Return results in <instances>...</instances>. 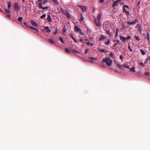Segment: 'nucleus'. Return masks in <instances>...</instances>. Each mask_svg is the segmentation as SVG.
Here are the masks:
<instances>
[{
    "label": "nucleus",
    "mask_w": 150,
    "mask_h": 150,
    "mask_svg": "<svg viewBox=\"0 0 150 150\" xmlns=\"http://www.w3.org/2000/svg\"><path fill=\"white\" fill-rule=\"evenodd\" d=\"M103 61L109 66H111L112 64V60H110L108 57H107L103 59Z\"/></svg>",
    "instance_id": "obj_1"
},
{
    "label": "nucleus",
    "mask_w": 150,
    "mask_h": 150,
    "mask_svg": "<svg viewBox=\"0 0 150 150\" xmlns=\"http://www.w3.org/2000/svg\"><path fill=\"white\" fill-rule=\"evenodd\" d=\"M123 12L124 13L126 12V14L127 15H129V6H128L127 5H124L123 7Z\"/></svg>",
    "instance_id": "obj_2"
},
{
    "label": "nucleus",
    "mask_w": 150,
    "mask_h": 150,
    "mask_svg": "<svg viewBox=\"0 0 150 150\" xmlns=\"http://www.w3.org/2000/svg\"><path fill=\"white\" fill-rule=\"evenodd\" d=\"M77 6L80 8L83 12H86L87 11V8L86 6L81 5H77Z\"/></svg>",
    "instance_id": "obj_3"
},
{
    "label": "nucleus",
    "mask_w": 150,
    "mask_h": 150,
    "mask_svg": "<svg viewBox=\"0 0 150 150\" xmlns=\"http://www.w3.org/2000/svg\"><path fill=\"white\" fill-rule=\"evenodd\" d=\"M64 14L68 18H71V15L70 14L69 12L66 10H65V11H64Z\"/></svg>",
    "instance_id": "obj_4"
},
{
    "label": "nucleus",
    "mask_w": 150,
    "mask_h": 150,
    "mask_svg": "<svg viewBox=\"0 0 150 150\" xmlns=\"http://www.w3.org/2000/svg\"><path fill=\"white\" fill-rule=\"evenodd\" d=\"M49 42L50 43L53 44L55 42V40L53 39L52 38L49 37L48 38Z\"/></svg>",
    "instance_id": "obj_5"
},
{
    "label": "nucleus",
    "mask_w": 150,
    "mask_h": 150,
    "mask_svg": "<svg viewBox=\"0 0 150 150\" xmlns=\"http://www.w3.org/2000/svg\"><path fill=\"white\" fill-rule=\"evenodd\" d=\"M43 31L47 33H49L51 31L50 30L48 26L45 27Z\"/></svg>",
    "instance_id": "obj_6"
},
{
    "label": "nucleus",
    "mask_w": 150,
    "mask_h": 150,
    "mask_svg": "<svg viewBox=\"0 0 150 150\" xmlns=\"http://www.w3.org/2000/svg\"><path fill=\"white\" fill-rule=\"evenodd\" d=\"M120 0H117L115 1H114L112 5L114 7H115L116 6H117L118 4L119 3H120Z\"/></svg>",
    "instance_id": "obj_7"
},
{
    "label": "nucleus",
    "mask_w": 150,
    "mask_h": 150,
    "mask_svg": "<svg viewBox=\"0 0 150 150\" xmlns=\"http://www.w3.org/2000/svg\"><path fill=\"white\" fill-rule=\"evenodd\" d=\"M75 29L76 31L78 32L81 33V29L77 26L75 25Z\"/></svg>",
    "instance_id": "obj_8"
},
{
    "label": "nucleus",
    "mask_w": 150,
    "mask_h": 150,
    "mask_svg": "<svg viewBox=\"0 0 150 150\" xmlns=\"http://www.w3.org/2000/svg\"><path fill=\"white\" fill-rule=\"evenodd\" d=\"M120 40H121L122 41L125 42H126L127 40L126 38L125 37L122 36H120Z\"/></svg>",
    "instance_id": "obj_9"
},
{
    "label": "nucleus",
    "mask_w": 150,
    "mask_h": 150,
    "mask_svg": "<svg viewBox=\"0 0 150 150\" xmlns=\"http://www.w3.org/2000/svg\"><path fill=\"white\" fill-rule=\"evenodd\" d=\"M136 22L135 21H132V22L128 21L127 22V24L130 25H132L136 23Z\"/></svg>",
    "instance_id": "obj_10"
},
{
    "label": "nucleus",
    "mask_w": 150,
    "mask_h": 150,
    "mask_svg": "<svg viewBox=\"0 0 150 150\" xmlns=\"http://www.w3.org/2000/svg\"><path fill=\"white\" fill-rule=\"evenodd\" d=\"M81 18L80 19V21L81 23H83V20L84 18L83 16L82 13H81Z\"/></svg>",
    "instance_id": "obj_11"
},
{
    "label": "nucleus",
    "mask_w": 150,
    "mask_h": 150,
    "mask_svg": "<svg viewBox=\"0 0 150 150\" xmlns=\"http://www.w3.org/2000/svg\"><path fill=\"white\" fill-rule=\"evenodd\" d=\"M14 7L16 11L19 9V7L18 6V4L17 3H15L14 4Z\"/></svg>",
    "instance_id": "obj_12"
},
{
    "label": "nucleus",
    "mask_w": 150,
    "mask_h": 150,
    "mask_svg": "<svg viewBox=\"0 0 150 150\" xmlns=\"http://www.w3.org/2000/svg\"><path fill=\"white\" fill-rule=\"evenodd\" d=\"M48 22H51L52 21V18L51 16L50 15L47 16V18Z\"/></svg>",
    "instance_id": "obj_13"
},
{
    "label": "nucleus",
    "mask_w": 150,
    "mask_h": 150,
    "mask_svg": "<svg viewBox=\"0 0 150 150\" xmlns=\"http://www.w3.org/2000/svg\"><path fill=\"white\" fill-rule=\"evenodd\" d=\"M30 23L32 25L35 26H37V25L35 22L34 21L31 20L30 21Z\"/></svg>",
    "instance_id": "obj_14"
},
{
    "label": "nucleus",
    "mask_w": 150,
    "mask_h": 150,
    "mask_svg": "<svg viewBox=\"0 0 150 150\" xmlns=\"http://www.w3.org/2000/svg\"><path fill=\"white\" fill-rule=\"evenodd\" d=\"M115 42L114 44V46H116L119 45V41L118 40H116L114 41Z\"/></svg>",
    "instance_id": "obj_15"
},
{
    "label": "nucleus",
    "mask_w": 150,
    "mask_h": 150,
    "mask_svg": "<svg viewBox=\"0 0 150 150\" xmlns=\"http://www.w3.org/2000/svg\"><path fill=\"white\" fill-rule=\"evenodd\" d=\"M88 61L91 62H92L93 60H95L96 59L93 57H89Z\"/></svg>",
    "instance_id": "obj_16"
},
{
    "label": "nucleus",
    "mask_w": 150,
    "mask_h": 150,
    "mask_svg": "<svg viewBox=\"0 0 150 150\" xmlns=\"http://www.w3.org/2000/svg\"><path fill=\"white\" fill-rule=\"evenodd\" d=\"M144 37L145 39H146L147 37L148 39H149V33H148L147 34H144Z\"/></svg>",
    "instance_id": "obj_17"
},
{
    "label": "nucleus",
    "mask_w": 150,
    "mask_h": 150,
    "mask_svg": "<svg viewBox=\"0 0 150 150\" xmlns=\"http://www.w3.org/2000/svg\"><path fill=\"white\" fill-rule=\"evenodd\" d=\"M95 22L96 25L98 27H99L100 25V23L99 21L98 20V21H95Z\"/></svg>",
    "instance_id": "obj_18"
},
{
    "label": "nucleus",
    "mask_w": 150,
    "mask_h": 150,
    "mask_svg": "<svg viewBox=\"0 0 150 150\" xmlns=\"http://www.w3.org/2000/svg\"><path fill=\"white\" fill-rule=\"evenodd\" d=\"M105 38V37L103 35H102L100 36L99 40H102L104 39Z\"/></svg>",
    "instance_id": "obj_19"
},
{
    "label": "nucleus",
    "mask_w": 150,
    "mask_h": 150,
    "mask_svg": "<svg viewBox=\"0 0 150 150\" xmlns=\"http://www.w3.org/2000/svg\"><path fill=\"white\" fill-rule=\"evenodd\" d=\"M120 67V68H121L122 67H124L125 68L126 67H127V66L125 64H123L122 65L120 66V65H118Z\"/></svg>",
    "instance_id": "obj_20"
},
{
    "label": "nucleus",
    "mask_w": 150,
    "mask_h": 150,
    "mask_svg": "<svg viewBox=\"0 0 150 150\" xmlns=\"http://www.w3.org/2000/svg\"><path fill=\"white\" fill-rule=\"evenodd\" d=\"M42 4H41V3H39V6H38V8H40L43 9L44 8V6L42 5Z\"/></svg>",
    "instance_id": "obj_21"
},
{
    "label": "nucleus",
    "mask_w": 150,
    "mask_h": 150,
    "mask_svg": "<svg viewBox=\"0 0 150 150\" xmlns=\"http://www.w3.org/2000/svg\"><path fill=\"white\" fill-rule=\"evenodd\" d=\"M65 50H66V52H67L70 53L71 51H70V48L69 49L68 48H66L65 49Z\"/></svg>",
    "instance_id": "obj_22"
},
{
    "label": "nucleus",
    "mask_w": 150,
    "mask_h": 150,
    "mask_svg": "<svg viewBox=\"0 0 150 150\" xmlns=\"http://www.w3.org/2000/svg\"><path fill=\"white\" fill-rule=\"evenodd\" d=\"M110 55L112 58H115V55L114 53L111 52L110 54Z\"/></svg>",
    "instance_id": "obj_23"
},
{
    "label": "nucleus",
    "mask_w": 150,
    "mask_h": 150,
    "mask_svg": "<svg viewBox=\"0 0 150 150\" xmlns=\"http://www.w3.org/2000/svg\"><path fill=\"white\" fill-rule=\"evenodd\" d=\"M140 51L141 52L142 54L143 55H144L146 54L145 52L143 50L141 49L140 50Z\"/></svg>",
    "instance_id": "obj_24"
},
{
    "label": "nucleus",
    "mask_w": 150,
    "mask_h": 150,
    "mask_svg": "<svg viewBox=\"0 0 150 150\" xmlns=\"http://www.w3.org/2000/svg\"><path fill=\"white\" fill-rule=\"evenodd\" d=\"M52 1H53L57 5H59V3L57 0H52Z\"/></svg>",
    "instance_id": "obj_25"
},
{
    "label": "nucleus",
    "mask_w": 150,
    "mask_h": 150,
    "mask_svg": "<svg viewBox=\"0 0 150 150\" xmlns=\"http://www.w3.org/2000/svg\"><path fill=\"white\" fill-rule=\"evenodd\" d=\"M11 2H8V8L9 9H10V8H11Z\"/></svg>",
    "instance_id": "obj_26"
},
{
    "label": "nucleus",
    "mask_w": 150,
    "mask_h": 150,
    "mask_svg": "<svg viewBox=\"0 0 150 150\" xmlns=\"http://www.w3.org/2000/svg\"><path fill=\"white\" fill-rule=\"evenodd\" d=\"M84 42L85 43L87 44L88 45L90 44V43L88 42V40L87 39H85Z\"/></svg>",
    "instance_id": "obj_27"
},
{
    "label": "nucleus",
    "mask_w": 150,
    "mask_h": 150,
    "mask_svg": "<svg viewBox=\"0 0 150 150\" xmlns=\"http://www.w3.org/2000/svg\"><path fill=\"white\" fill-rule=\"evenodd\" d=\"M46 16V14H43L42 16H40V18L43 19L44 18H45Z\"/></svg>",
    "instance_id": "obj_28"
},
{
    "label": "nucleus",
    "mask_w": 150,
    "mask_h": 150,
    "mask_svg": "<svg viewBox=\"0 0 150 150\" xmlns=\"http://www.w3.org/2000/svg\"><path fill=\"white\" fill-rule=\"evenodd\" d=\"M130 70L132 71H135V68L134 67H132L130 69Z\"/></svg>",
    "instance_id": "obj_29"
},
{
    "label": "nucleus",
    "mask_w": 150,
    "mask_h": 150,
    "mask_svg": "<svg viewBox=\"0 0 150 150\" xmlns=\"http://www.w3.org/2000/svg\"><path fill=\"white\" fill-rule=\"evenodd\" d=\"M109 43H110V40H108L107 41H106L105 42V44L106 45H108L109 44Z\"/></svg>",
    "instance_id": "obj_30"
},
{
    "label": "nucleus",
    "mask_w": 150,
    "mask_h": 150,
    "mask_svg": "<svg viewBox=\"0 0 150 150\" xmlns=\"http://www.w3.org/2000/svg\"><path fill=\"white\" fill-rule=\"evenodd\" d=\"M131 37L129 36H127V38H126L127 40H128L131 39Z\"/></svg>",
    "instance_id": "obj_31"
},
{
    "label": "nucleus",
    "mask_w": 150,
    "mask_h": 150,
    "mask_svg": "<svg viewBox=\"0 0 150 150\" xmlns=\"http://www.w3.org/2000/svg\"><path fill=\"white\" fill-rule=\"evenodd\" d=\"M23 18L22 17H20L18 18V20L20 21H21L23 20Z\"/></svg>",
    "instance_id": "obj_32"
},
{
    "label": "nucleus",
    "mask_w": 150,
    "mask_h": 150,
    "mask_svg": "<svg viewBox=\"0 0 150 150\" xmlns=\"http://www.w3.org/2000/svg\"><path fill=\"white\" fill-rule=\"evenodd\" d=\"M134 37L137 40L139 41L140 40V38L138 36H135Z\"/></svg>",
    "instance_id": "obj_33"
},
{
    "label": "nucleus",
    "mask_w": 150,
    "mask_h": 150,
    "mask_svg": "<svg viewBox=\"0 0 150 150\" xmlns=\"http://www.w3.org/2000/svg\"><path fill=\"white\" fill-rule=\"evenodd\" d=\"M59 39L60 41L62 43H64V41L63 40L61 37H59Z\"/></svg>",
    "instance_id": "obj_34"
},
{
    "label": "nucleus",
    "mask_w": 150,
    "mask_h": 150,
    "mask_svg": "<svg viewBox=\"0 0 150 150\" xmlns=\"http://www.w3.org/2000/svg\"><path fill=\"white\" fill-rule=\"evenodd\" d=\"M99 50L100 51L102 52H105V51L104 49H99Z\"/></svg>",
    "instance_id": "obj_35"
},
{
    "label": "nucleus",
    "mask_w": 150,
    "mask_h": 150,
    "mask_svg": "<svg viewBox=\"0 0 150 150\" xmlns=\"http://www.w3.org/2000/svg\"><path fill=\"white\" fill-rule=\"evenodd\" d=\"M101 16L100 14H99L97 17V19L99 21V19L100 18Z\"/></svg>",
    "instance_id": "obj_36"
},
{
    "label": "nucleus",
    "mask_w": 150,
    "mask_h": 150,
    "mask_svg": "<svg viewBox=\"0 0 150 150\" xmlns=\"http://www.w3.org/2000/svg\"><path fill=\"white\" fill-rule=\"evenodd\" d=\"M6 17L10 18H11V15L10 14H8L6 15Z\"/></svg>",
    "instance_id": "obj_37"
},
{
    "label": "nucleus",
    "mask_w": 150,
    "mask_h": 150,
    "mask_svg": "<svg viewBox=\"0 0 150 150\" xmlns=\"http://www.w3.org/2000/svg\"><path fill=\"white\" fill-rule=\"evenodd\" d=\"M49 8V7L48 6L44 7L43 10H47Z\"/></svg>",
    "instance_id": "obj_38"
},
{
    "label": "nucleus",
    "mask_w": 150,
    "mask_h": 150,
    "mask_svg": "<svg viewBox=\"0 0 150 150\" xmlns=\"http://www.w3.org/2000/svg\"><path fill=\"white\" fill-rule=\"evenodd\" d=\"M5 10L6 12L9 13H10V11L9 10L6 9Z\"/></svg>",
    "instance_id": "obj_39"
},
{
    "label": "nucleus",
    "mask_w": 150,
    "mask_h": 150,
    "mask_svg": "<svg viewBox=\"0 0 150 150\" xmlns=\"http://www.w3.org/2000/svg\"><path fill=\"white\" fill-rule=\"evenodd\" d=\"M33 29L34 30H35L36 31H37L39 33L40 32L38 30V29H37V28H33Z\"/></svg>",
    "instance_id": "obj_40"
},
{
    "label": "nucleus",
    "mask_w": 150,
    "mask_h": 150,
    "mask_svg": "<svg viewBox=\"0 0 150 150\" xmlns=\"http://www.w3.org/2000/svg\"><path fill=\"white\" fill-rule=\"evenodd\" d=\"M72 51L74 52H77L78 53H79V51H78L77 50H75V49H74V50H72Z\"/></svg>",
    "instance_id": "obj_41"
},
{
    "label": "nucleus",
    "mask_w": 150,
    "mask_h": 150,
    "mask_svg": "<svg viewBox=\"0 0 150 150\" xmlns=\"http://www.w3.org/2000/svg\"><path fill=\"white\" fill-rule=\"evenodd\" d=\"M120 59L121 60H122L123 59V57L122 55H121L120 56Z\"/></svg>",
    "instance_id": "obj_42"
},
{
    "label": "nucleus",
    "mask_w": 150,
    "mask_h": 150,
    "mask_svg": "<svg viewBox=\"0 0 150 150\" xmlns=\"http://www.w3.org/2000/svg\"><path fill=\"white\" fill-rule=\"evenodd\" d=\"M128 47V48L129 49L130 51H131V52H132L133 50L130 47V46H129Z\"/></svg>",
    "instance_id": "obj_43"
},
{
    "label": "nucleus",
    "mask_w": 150,
    "mask_h": 150,
    "mask_svg": "<svg viewBox=\"0 0 150 150\" xmlns=\"http://www.w3.org/2000/svg\"><path fill=\"white\" fill-rule=\"evenodd\" d=\"M60 11H61V12H62L63 13V14H64V11H65V10H64H64H63V8H61L60 9Z\"/></svg>",
    "instance_id": "obj_44"
},
{
    "label": "nucleus",
    "mask_w": 150,
    "mask_h": 150,
    "mask_svg": "<svg viewBox=\"0 0 150 150\" xmlns=\"http://www.w3.org/2000/svg\"><path fill=\"white\" fill-rule=\"evenodd\" d=\"M47 0H45L43 1V4H46L47 2Z\"/></svg>",
    "instance_id": "obj_45"
},
{
    "label": "nucleus",
    "mask_w": 150,
    "mask_h": 150,
    "mask_svg": "<svg viewBox=\"0 0 150 150\" xmlns=\"http://www.w3.org/2000/svg\"><path fill=\"white\" fill-rule=\"evenodd\" d=\"M144 74L146 75H148L149 74V73L148 72H146Z\"/></svg>",
    "instance_id": "obj_46"
},
{
    "label": "nucleus",
    "mask_w": 150,
    "mask_h": 150,
    "mask_svg": "<svg viewBox=\"0 0 150 150\" xmlns=\"http://www.w3.org/2000/svg\"><path fill=\"white\" fill-rule=\"evenodd\" d=\"M119 31V29L118 28H117L116 30V35H117L118 34V32Z\"/></svg>",
    "instance_id": "obj_47"
},
{
    "label": "nucleus",
    "mask_w": 150,
    "mask_h": 150,
    "mask_svg": "<svg viewBox=\"0 0 150 150\" xmlns=\"http://www.w3.org/2000/svg\"><path fill=\"white\" fill-rule=\"evenodd\" d=\"M105 1V0H100V3H103Z\"/></svg>",
    "instance_id": "obj_48"
},
{
    "label": "nucleus",
    "mask_w": 150,
    "mask_h": 150,
    "mask_svg": "<svg viewBox=\"0 0 150 150\" xmlns=\"http://www.w3.org/2000/svg\"><path fill=\"white\" fill-rule=\"evenodd\" d=\"M107 32L108 34L111 35V33L110 32L109 30H107Z\"/></svg>",
    "instance_id": "obj_49"
},
{
    "label": "nucleus",
    "mask_w": 150,
    "mask_h": 150,
    "mask_svg": "<svg viewBox=\"0 0 150 150\" xmlns=\"http://www.w3.org/2000/svg\"><path fill=\"white\" fill-rule=\"evenodd\" d=\"M70 36H71V38H72V39L74 38V37H73V35L71 33L70 34Z\"/></svg>",
    "instance_id": "obj_50"
},
{
    "label": "nucleus",
    "mask_w": 150,
    "mask_h": 150,
    "mask_svg": "<svg viewBox=\"0 0 150 150\" xmlns=\"http://www.w3.org/2000/svg\"><path fill=\"white\" fill-rule=\"evenodd\" d=\"M39 3H41V4H42V0H38Z\"/></svg>",
    "instance_id": "obj_51"
},
{
    "label": "nucleus",
    "mask_w": 150,
    "mask_h": 150,
    "mask_svg": "<svg viewBox=\"0 0 150 150\" xmlns=\"http://www.w3.org/2000/svg\"><path fill=\"white\" fill-rule=\"evenodd\" d=\"M58 33V31L57 30L54 32V34L55 35H57Z\"/></svg>",
    "instance_id": "obj_52"
},
{
    "label": "nucleus",
    "mask_w": 150,
    "mask_h": 150,
    "mask_svg": "<svg viewBox=\"0 0 150 150\" xmlns=\"http://www.w3.org/2000/svg\"><path fill=\"white\" fill-rule=\"evenodd\" d=\"M140 65H142L144 67L145 66V65L142 62H141L140 63Z\"/></svg>",
    "instance_id": "obj_53"
},
{
    "label": "nucleus",
    "mask_w": 150,
    "mask_h": 150,
    "mask_svg": "<svg viewBox=\"0 0 150 150\" xmlns=\"http://www.w3.org/2000/svg\"><path fill=\"white\" fill-rule=\"evenodd\" d=\"M88 49H86V50L85 53H86L88 52Z\"/></svg>",
    "instance_id": "obj_54"
},
{
    "label": "nucleus",
    "mask_w": 150,
    "mask_h": 150,
    "mask_svg": "<svg viewBox=\"0 0 150 150\" xmlns=\"http://www.w3.org/2000/svg\"><path fill=\"white\" fill-rule=\"evenodd\" d=\"M66 31V29L65 28H64V32H65Z\"/></svg>",
    "instance_id": "obj_55"
},
{
    "label": "nucleus",
    "mask_w": 150,
    "mask_h": 150,
    "mask_svg": "<svg viewBox=\"0 0 150 150\" xmlns=\"http://www.w3.org/2000/svg\"><path fill=\"white\" fill-rule=\"evenodd\" d=\"M75 42H76V40L74 38L72 39Z\"/></svg>",
    "instance_id": "obj_56"
},
{
    "label": "nucleus",
    "mask_w": 150,
    "mask_h": 150,
    "mask_svg": "<svg viewBox=\"0 0 150 150\" xmlns=\"http://www.w3.org/2000/svg\"><path fill=\"white\" fill-rule=\"evenodd\" d=\"M70 50L71 52V51H72V50H74V49H73L72 48H70Z\"/></svg>",
    "instance_id": "obj_57"
},
{
    "label": "nucleus",
    "mask_w": 150,
    "mask_h": 150,
    "mask_svg": "<svg viewBox=\"0 0 150 150\" xmlns=\"http://www.w3.org/2000/svg\"><path fill=\"white\" fill-rule=\"evenodd\" d=\"M127 67V68H128L129 69H130L129 66L128 65L127 66V67Z\"/></svg>",
    "instance_id": "obj_58"
},
{
    "label": "nucleus",
    "mask_w": 150,
    "mask_h": 150,
    "mask_svg": "<svg viewBox=\"0 0 150 150\" xmlns=\"http://www.w3.org/2000/svg\"><path fill=\"white\" fill-rule=\"evenodd\" d=\"M146 59H146V61H145V62H144V63H146L147 62V60H148V58H146Z\"/></svg>",
    "instance_id": "obj_59"
},
{
    "label": "nucleus",
    "mask_w": 150,
    "mask_h": 150,
    "mask_svg": "<svg viewBox=\"0 0 150 150\" xmlns=\"http://www.w3.org/2000/svg\"><path fill=\"white\" fill-rule=\"evenodd\" d=\"M80 42H83V40H82V39H81V40H80Z\"/></svg>",
    "instance_id": "obj_60"
},
{
    "label": "nucleus",
    "mask_w": 150,
    "mask_h": 150,
    "mask_svg": "<svg viewBox=\"0 0 150 150\" xmlns=\"http://www.w3.org/2000/svg\"><path fill=\"white\" fill-rule=\"evenodd\" d=\"M0 10L2 12L4 11L2 9H1V8H0Z\"/></svg>",
    "instance_id": "obj_61"
},
{
    "label": "nucleus",
    "mask_w": 150,
    "mask_h": 150,
    "mask_svg": "<svg viewBox=\"0 0 150 150\" xmlns=\"http://www.w3.org/2000/svg\"><path fill=\"white\" fill-rule=\"evenodd\" d=\"M30 28H32L33 29V28H34V27H33V26H30Z\"/></svg>",
    "instance_id": "obj_62"
},
{
    "label": "nucleus",
    "mask_w": 150,
    "mask_h": 150,
    "mask_svg": "<svg viewBox=\"0 0 150 150\" xmlns=\"http://www.w3.org/2000/svg\"><path fill=\"white\" fill-rule=\"evenodd\" d=\"M24 24L25 25H27V23L25 22H24Z\"/></svg>",
    "instance_id": "obj_63"
},
{
    "label": "nucleus",
    "mask_w": 150,
    "mask_h": 150,
    "mask_svg": "<svg viewBox=\"0 0 150 150\" xmlns=\"http://www.w3.org/2000/svg\"><path fill=\"white\" fill-rule=\"evenodd\" d=\"M25 0H22V1L23 2V3L25 1Z\"/></svg>",
    "instance_id": "obj_64"
}]
</instances>
